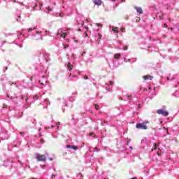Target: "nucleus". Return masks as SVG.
I'll return each instance as SVG.
<instances>
[{
  "label": "nucleus",
  "instance_id": "obj_6",
  "mask_svg": "<svg viewBox=\"0 0 179 179\" xmlns=\"http://www.w3.org/2000/svg\"><path fill=\"white\" fill-rule=\"evenodd\" d=\"M78 26H81L80 28H78V31H82L83 33H84L83 34V37H87L89 33V27H87V26H85L83 21L78 22Z\"/></svg>",
  "mask_w": 179,
  "mask_h": 179
},
{
  "label": "nucleus",
  "instance_id": "obj_35",
  "mask_svg": "<svg viewBox=\"0 0 179 179\" xmlns=\"http://www.w3.org/2000/svg\"><path fill=\"white\" fill-rule=\"evenodd\" d=\"M173 96H174L175 97H178V96H179L178 91H176V92L173 94Z\"/></svg>",
  "mask_w": 179,
  "mask_h": 179
},
{
  "label": "nucleus",
  "instance_id": "obj_48",
  "mask_svg": "<svg viewBox=\"0 0 179 179\" xmlns=\"http://www.w3.org/2000/svg\"><path fill=\"white\" fill-rule=\"evenodd\" d=\"M127 50H128V47L125 46V47L124 48V51H127Z\"/></svg>",
  "mask_w": 179,
  "mask_h": 179
},
{
  "label": "nucleus",
  "instance_id": "obj_64",
  "mask_svg": "<svg viewBox=\"0 0 179 179\" xmlns=\"http://www.w3.org/2000/svg\"><path fill=\"white\" fill-rule=\"evenodd\" d=\"M176 29H177V30H178V31H179V27H176Z\"/></svg>",
  "mask_w": 179,
  "mask_h": 179
},
{
  "label": "nucleus",
  "instance_id": "obj_39",
  "mask_svg": "<svg viewBox=\"0 0 179 179\" xmlns=\"http://www.w3.org/2000/svg\"><path fill=\"white\" fill-rule=\"evenodd\" d=\"M157 148H159V145L155 144V145H154V150H156V149H157Z\"/></svg>",
  "mask_w": 179,
  "mask_h": 179
},
{
  "label": "nucleus",
  "instance_id": "obj_37",
  "mask_svg": "<svg viewBox=\"0 0 179 179\" xmlns=\"http://www.w3.org/2000/svg\"><path fill=\"white\" fill-rule=\"evenodd\" d=\"M94 106L95 107V109H96V110H99L100 108V106L97 104H94Z\"/></svg>",
  "mask_w": 179,
  "mask_h": 179
},
{
  "label": "nucleus",
  "instance_id": "obj_1",
  "mask_svg": "<svg viewBox=\"0 0 179 179\" xmlns=\"http://www.w3.org/2000/svg\"><path fill=\"white\" fill-rule=\"evenodd\" d=\"M36 29L37 27H31L22 29L21 32H17L16 34L8 33L7 36H10V40H13L11 44L22 47V43L24 38H27L29 36H30L31 40H35L36 41L43 40V34H41V31H37Z\"/></svg>",
  "mask_w": 179,
  "mask_h": 179
},
{
  "label": "nucleus",
  "instance_id": "obj_61",
  "mask_svg": "<svg viewBox=\"0 0 179 179\" xmlns=\"http://www.w3.org/2000/svg\"><path fill=\"white\" fill-rule=\"evenodd\" d=\"M155 96H156V94H152V97H155Z\"/></svg>",
  "mask_w": 179,
  "mask_h": 179
},
{
  "label": "nucleus",
  "instance_id": "obj_51",
  "mask_svg": "<svg viewBox=\"0 0 179 179\" xmlns=\"http://www.w3.org/2000/svg\"><path fill=\"white\" fill-rule=\"evenodd\" d=\"M66 43H69V38H66Z\"/></svg>",
  "mask_w": 179,
  "mask_h": 179
},
{
  "label": "nucleus",
  "instance_id": "obj_29",
  "mask_svg": "<svg viewBox=\"0 0 179 179\" xmlns=\"http://www.w3.org/2000/svg\"><path fill=\"white\" fill-rule=\"evenodd\" d=\"M15 20H17V22H19L20 23H22V22L23 20H22V17H20V14H19L16 17H15Z\"/></svg>",
  "mask_w": 179,
  "mask_h": 179
},
{
  "label": "nucleus",
  "instance_id": "obj_20",
  "mask_svg": "<svg viewBox=\"0 0 179 179\" xmlns=\"http://www.w3.org/2000/svg\"><path fill=\"white\" fill-rule=\"evenodd\" d=\"M134 9H136L137 13H139L140 15H142L143 13V10H142L141 7H134Z\"/></svg>",
  "mask_w": 179,
  "mask_h": 179
},
{
  "label": "nucleus",
  "instance_id": "obj_44",
  "mask_svg": "<svg viewBox=\"0 0 179 179\" xmlns=\"http://www.w3.org/2000/svg\"><path fill=\"white\" fill-rule=\"evenodd\" d=\"M87 63H92V62H93V61H92V59H88V60L87 61Z\"/></svg>",
  "mask_w": 179,
  "mask_h": 179
},
{
  "label": "nucleus",
  "instance_id": "obj_18",
  "mask_svg": "<svg viewBox=\"0 0 179 179\" xmlns=\"http://www.w3.org/2000/svg\"><path fill=\"white\" fill-rule=\"evenodd\" d=\"M76 94H78V92H73L72 94V96L69 98V101L70 103H72V101H75V99H76Z\"/></svg>",
  "mask_w": 179,
  "mask_h": 179
},
{
  "label": "nucleus",
  "instance_id": "obj_54",
  "mask_svg": "<svg viewBox=\"0 0 179 179\" xmlns=\"http://www.w3.org/2000/svg\"><path fill=\"white\" fill-rule=\"evenodd\" d=\"M45 34L48 35V34H50V31H45Z\"/></svg>",
  "mask_w": 179,
  "mask_h": 179
},
{
  "label": "nucleus",
  "instance_id": "obj_9",
  "mask_svg": "<svg viewBox=\"0 0 179 179\" xmlns=\"http://www.w3.org/2000/svg\"><path fill=\"white\" fill-rule=\"evenodd\" d=\"M22 143V138L17 136L16 139L13 142V148H17Z\"/></svg>",
  "mask_w": 179,
  "mask_h": 179
},
{
  "label": "nucleus",
  "instance_id": "obj_19",
  "mask_svg": "<svg viewBox=\"0 0 179 179\" xmlns=\"http://www.w3.org/2000/svg\"><path fill=\"white\" fill-rule=\"evenodd\" d=\"M22 86L24 87V89H29V83L24 80L22 83Z\"/></svg>",
  "mask_w": 179,
  "mask_h": 179
},
{
  "label": "nucleus",
  "instance_id": "obj_46",
  "mask_svg": "<svg viewBox=\"0 0 179 179\" xmlns=\"http://www.w3.org/2000/svg\"><path fill=\"white\" fill-rule=\"evenodd\" d=\"M50 178H51V179L55 178V175L52 174V175L51 176Z\"/></svg>",
  "mask_w": 179,
  "mask_h": 179
},
{
  "label": "nucleus",
  "instance_id": "obj_15",
  "mask_svg": "<svg viewBox=\"0 0 179 179\" xmlns=\"http://www.w3.org/2000/svg\"><path fill=\"white\" fill-rule=\"evenodd\" d=\"M113 85H114V82L110 81L109 84H106L105 89L108 90V92H111V90H113Z\"/></svg>",
  "mask_w": 179,
  "mask_h": 179
},
{
  "label": "nucleus",
  "instance_id": "obj_58",
  "mask_svg": "<svg viewBox=\"0 0 179 179\" xmlns=\"http://www.w3.org/2000/svg\"><path fill=\"white\" fill-rule=\"evenodd\" d=\"M127 145L129 146V141L127 142Z\"/></svg>",
  "mask_w": 179,
  "mask_h": 179
},
{
  "label": "nucleus",
  "instance_id": "obj_30",
  "mask_svg": "<svg viewBox=\"0 0 179 179\" xmlns=\"http://www.w3.org/2000/svg\"><path fill=\"white\" fill-rule=\"evenodd\" d=\"M62 45L64 50H66V48H69V45H68L66 43H62Z\"/></svg>",
  "mask_w": 179,
  "mask_h": 179
},
{
  "label": "nucleus",
  "instance_id": "obj_34",
  "mask_svg": "<svg viewBox=\"0 0 179 179\" xmlns=\"http://www.w3.org/2000/svg\"><path fill=\"white\" fill-rule=\"evenodd\" d=\"M19 135H20V136H22V138H24L26 133H24V131H20L19 132Z\"/></svg>",
  "mask_w": 179,
  "mask_h": 179
},
{
  "label": "nucleus",
  "instance_id": "obj_42",
  "mask_svg": "<svg viewBox=\"0 0 179 179\" xmlns=\"http://www.w3.org/2000/svg\"><path fill=\"white\" fill-rule=\"evenodd\" d=\"M122 33H125V28L120 29Z\"/></svg>",
  "mask_w": 179,
  "mask_h": 179
},
{
  "label": "nucleus",
  "instance_id": "obj_60",
  "mask_svg": "<svg viewBox=\"0 0 179 179\" xmlns=\"http://www.w3.org/2000/svg\"><path fill=\"white\" fill-rule=\"evenodd\" d=\"M90 136H93V133H90Z\"/></svg>",
  "mask_w": 179,
  "mask_h": 179
},
{
  "label": "nucleus",
  "instance_id": "obj_47",
  "mask_svg": "<svg viewBox=\"0 0 179 179\" xmlns=\"http://www.w3.org/2000/svg\"><path fill=\"white\" fill-rule=\"evenodd\" d=\"M84 79H85L86 80H87V79H89V77H87V76H84Z\"/></svg>",
  "mask_w": 179,
  "mask_h": 179
},
{
  "label": "nucleus",
  "instance_id": "obj_36",
  "mask_svg": "<svg viewBox=\"0 0 179 179\" xmlns=\"http://www.w3.org/2000/svg\"><path fill=\"white\" fill-rule=\"evenodd\" d=\"M72 149H73V150H78V149H79V147L73 145Z\"/></svg>",
  "mask_w": 179,
  "mask_h": 179
},
{
  "label": "nucleus",
  "instance_id": "obj_33",
  "mask_svg": "<svg viewBox=\"0 0 179 179\" xmlns=\"http://www.w3.org/2000/svg\"><path fill=\"white\" fill-rule=\"evenodd\" d=\"M40 99V96L38 95H35L33 96L34 101H36V100H38Z\"/></svg>",
  "mask_w": 179,
  "mask_h": 179
},
{
  "label": "nucleus",
  "instance_id": "obj_22",
  "mask_svg": "<svg viewBox=\"0 0 179 179\" xmlns=\"http://www.w3.org/2000/svg\"><path fill=\"white\" fill-rule=\"evenodd\" d=\"M143 79L145 80H152L153 79V76H143Z\"/></svg>",
  "mask_w": 179,
  "mask_h": 179
},
{
  "label": "nucleus",
  "instance_id": "obj_5",
  "mask_svg": "<svg viewBox=\"0 0 179 179\" xmlns=\"http://www.w3.org/2000/svg\"><path fill=\"white\" fill-rule=\"evenodd\" d=\"M120 58H121V54L116 53L114 55L113 59L108 60L110 69H115V68H118V66H120Z\"/></svg>",
  "mask_w": 179,
  "mask_h": 179
},
{
  "label": "nucleus",
  "instance_id": "obj_50",
  "mask_svg": "<svg viewBox=\"0 0 179 179\" xmlns=\"http://www.w3.org/2000/svg\"><path fill=\"white\" fill-rule=\"evenodd\" d=\"M48 159L50 162H52V160H53V159L51 158V157H48Z\"/></svg>",
  "mask_w": 179,
  "mask_h": 179
},
{
  "label": "nucleus",
  "instance_id": "obj_49",
  "mask_svg": "<svg viewBox=\"0 0 179 179\" xmlns=\"http://www.w3.org/2000/svg\"><path fill=\"white\" fill-rule=\"evenodd\" d=\"M163 27H165V28H167V24H164V26H163Z\"/></svg>",
  "mask_w": 179,
  "mask_h": 179
},
{
  "label": "nucleus",
  "instance_id": "obj_14",
  "mask_svg": "<svg viewBox=\"0 0 179 179\" xmlns=\"http://www.w3.org/2000/svg\"><path fill=\"white\" fill-rule=\"evenodd\" d=\"M166 80H171V81H173V80H176L178 85H179V77L178 75H176V76H173L172 77H166Z\"/></svg>",
  "mask_w": 179,
  "mask_h": 179
},
{
  "label": "nucleus",
  "instance_id": "obj_26",
  "mask_svg": "<svg viewBox=\"0 0 179 179\" xmlns=\"http://www.w3.org/2000/svg\"><path fill=\"white\" fill-rule=\"evenodd\" d=\"M94 5H97L98 6H100L101 3H103V1L101 0H94Z\"/></svg>",
  "mask_w": 179,
  "mask_h": 179
},
{
  "label": "nucleus",
  "instance_id": "obj_57",
  "mask_svg": "<svg viewBox=\"0 0 179 179\" xmlns=\"http://www.w3.org/2000/svg\"><path fill=\"white\" fill-rule=\"evenodd\" d=\"M71 117H72V120H75L73 115H71Z\"/></svg>",
  "mask_w": 179,
  "mask_h": 179
},
{
  "label": "nucleus",
  "instance_id": "obj_7",
  "mask_svg": "<svg viewBox=\"0 0 179 179\" xmlns=\"http://www.w3.org/2000/svg\"><path fill=\"white\" fill-rule=\"evenodd\" d=\"M93 36L95 38V41H96V44H100V40H101V34H100V29L97 28L94 30Z\"/></svg>",
  "mask_w": 179,
  "mask_h": 179
},
{
  "label": "nucleus",
  "instance_id": "obj_27",
  "mask_svg": "<svg viewBox=\"0 0 179 179\" xmlns=\"http://www.w3.org/2000/svg\"><path fill=\"white\" fill-rule=\"evenodd\" d=\"M71 62H73V64H75V59H76V55L72 54L71 57Z\"/></svg>",
  "mask_w": 179,
  "mask_h": 179
},
{
  "label": "nucleus",
  "instance_id": "obj_3",
  "mask_svg": "<svg viewBox=\"0 0 179 179\" xmlns=\"http://www.w3.org/2000/svg\"><path fill=\"white\" fill-rule=\"evenodd\" d=\"M7 97L8 99H10V100H11V101H13V103H15V104H17V103H19V101H21V103H26V104L30 106V104H31V101L30 100L31 99V97L28 98L27 96L26 95H15L14 96H9V94H7Z\"/></svg>",
  "mask_w": 179,
  "mask_h": 179
},
{
  "label": "nucleus",
  "instance_id": "obj_13",
  "mask_svg": "<svg viewBox=\"0 0 179 179\" xmlns=\"http://www.w3.org/2000/svg\"><path fill=\"white\" fill-rule=\"evenodd\" d=\"M0 137L3 140L9 139L8 131L6 130H3V131L0 134Z\"/></svg>",
  "mask_w": 179,
  "mask_h": 179
},
{
  "label": "nucleus",
  "instance_id": "obj_11",
  "mask_svg": "<svg viewBox=\"0 0 179 179\" xmlns=\"http://www.w3.org/2000/svg\"><path fill=\"white\" fill-rule=\"evenodd\" d=\"M157 114L163 115V117H169V111L164 109H159L157 110Z\"/></svg>",
  "mask_w": 179,
  "mask_h": 179
},
{
  "label": "nucleus",
  "instance_id": "obj_53",
  "mask_svg": "<svg viewBox=\"0 0 179 179\" xmlns=\"http://www.w3.org/2000/svg\"><path fill=\"white\" fill-rule=\"evenodd\" d=\"M129 149H130L131 150H132L134 149V147H133V146H129Z\"/></svg>",
  "mask_w": 179,
  "mask_h": 179
},
{
  "label": "nucleus",
  "instance_id": "obj_24",
  "mask_svg": "<svg viewBox=\"0 0 179 179\" xmlns=\"http://www.w3.org/2000/svg\"><path fill=\"white\" fill-rule=\"evenodd\" d=\"M38 145H36V148H41V146L44 143V139L40 138V142L36 143Z\"/></svg>",
  "mask_w": 179,
  "mask_h": 179
},
{
  "label": "nucleus",
  "instance_id": "obj_45",
  "mask_svg": "<svg viewBox=\"0 0 179 179\" xmlns=\"http://www.w3.org/2000/svg\"><path fill=\"white\" fill-rule=\"evenodd\" d=\"M0 179H6V177H5V176H0Z\"/></svg>",
  "mask_w": 179,
  "mask_h": 179
},
{
  "label": "nucleus",
  "instance_id": "obj_56",
  "mask_svg": "<svg viewBox=\"0 0 179 179\" xmlns=\"http://www.w3.org/2000/svg\"><path fill=\"white\" fill-rule=\"evenodd\" d=\"M21 117H22V115H20V116H16V118H21Z\"/></svg>",
  "mask_w": 179,
  "mask_h": 179
},
{
  "label": "nucleus",
  "instance_id": "obj_21",
  "mask_svg": "<svg viewBox=\"0 0 179 179\" xmlns=\"http://www.w3.org/2000/svg\"><path fill=\"white\" fill-rule=\"evenodd\" d=\"M13 162H10V160L7 159L3 161V165L4 166V167H8V166H9V164H10V163H12Z\"/></svg>",
  "mask_w": 179,
  "mask_h": 179
},
{
  "label": "nucleus",
  "instance_id": "obj_40",
  "mask_svg": "<svg viewBox=\"0 0 179 179\" xmlns=\"http://www.w3.org/2000/svg\"><path fill=\"white\" fill-rule=\"evenodd\" d=\"M162 79H163V76H160V80H159L160 85H163V82L162 81Z\"/></svg>",
  "mask_w": 179,
  "mask_h": 179
},
{
  "label": "nucleus",
  "instance_id": "obj_43",
  "mask_svg": "<svg viewBox=\"0 0 179 179\" xmlns=\"http://www.w3.org/2000/svg\"><path fill=\"white\" fill-rule=\"evenodd\" d=\"M78 177H80V179H82L83 178V176L82 175V173H78Z\"/></svg>",
  "mask_w": 179,
  "mask_h": 179
},
{
  "label": "nucleus",
  "instance_id": "obj_4",
  "mask_svg": "<svg viewBox=\"0 0 179 179\" xmlns=\"http://www.w3.org/2000/svg\"><path fill=\"white\" fill-rule=\"evenodd\" d=\"M74 35H75V34H74L73 29H72V28H66V29H59L57 31V38L62 37L63 38H65V37H66V36H68V37H70L71 38H73Z\"/></svg>",
  "mask_w": 179,
  "mask_h": 179
},
{
  "label": "nucleus",
  "instance_id": "obj_62",
  "mask_svg": "<svg viewBox=\"0 0 179 179\" xmlns=\"http://www.w3.org/2000/svg\"><path fill=\"white\" fill-rule=\"evenodd\" d=\"M54 127H55V126L51 125V126H50V128H54Z\"/></svg>",
  "mask_w": 179,
  "mask_h": 179
},
{
  "label": "nucleus",
  "instance_id": "obj_38",
  "mask_svg": "<svg viewBox=\"0 0 179 179\" xmlns=\"http://www.w3.org/2000/svg\"><path fill=\"white\" fill-rule=\"evenodd\" d=\"M72 147H73V145H67L66 146V149H72Z\"/></svg>",
  "mask_w": 179,
  "mask_h": 179
},
{
  "label": "nucleus",
  "instance_id": "obj_52",
  "mask_svg": "<svg viewBox=\"0 0 179 179\" xmlns=\"http://www.w3.org/2000/svg\"><path fill=\"white\" fill-rule=\"evenodd\" d=\"M65 107H68V101L65 102Z\"/></svg>",
  "mask_w": 179,
  "mask_h": 179
},
{
  "label": "nucleus",
  "instance_id": "obj_2",
  "mask_svg": "<svg viewBox=\"0 0 179 179\" xmlns=\"http://www.w3.org/2000/svg\"><path fill=\"white\" fill-rule=\"evenodd\" d=\"M36 55L38 56V62L35 65L36 71L41 72L43 74L42 78L38 81L40 87H45L48 85V81L45 78L47 75V70L48 69V66L50 65V54H48L45 50H38L36 52Z\"/></svg>",
  "mask_w": 179,
  "mask_h": 179
},
{
  "label": "nucleus",
  "instance_id": "obj_63",
  "mask_svg": "<svg viewBox=\"0 0 179 179\" xmlns=\"http://www.w3.org/2000/svg\"><path fill=\"white\" fill-rule=\"evenodd\" d=\"M157 153L158 156H160V152H157Z\"/></svg>",
  "mask_w": 179,
  "mask_h": 179
},
{
  "label": "nucleus",
  "instance_id": "obj_55",
  "mask_svg": "<svg viewBox=\"0 0 179 179\" xmlns=\"http://www.w3.org/2000/svg\"><path fill=\"white\" fill-rule=\"evenodd\" d=\"M32 123H34V125H36V120H34V121L32 122Z\"/></svg>",
  "mask_w": 179,
  "mask_h": 179
},
{
  "label": "nucleus",
  "instance_id": "obj_25",
  "mask_svg": "<svg viewBox=\"0 0 179 179\" xmlns=\"http://www.w3.org/2000/svg\"><path fill=\"white\" fill-rule=\"evenodd\" d=\"M44 104H46L45 108H47L50 106V100L48 99H46L44 102L42 103V105L44 106Z\"/></svg>",
  "mask_w": 179,
  "mask_h": 179
},
{
  "label": "nucleus",
  "instance_id": "obj_12",
  "mask_svg": "<svg viewBox=\"0 0 179 179\" xmlns=\"http://www.w3.org/2000/svg\"><path fill=\"white\" fill-rule=\"evenodd\" d=\"M136 128H137L138 129H148V126H146L145 122L137 123L136 125Z\"/></svg>",
  "mask_w": 179,
  "mask_h": 179
},
{
  "label": "nucleus",
  "instance_id": "obj_8",
  "mask_svg": "<svg viewBox=\"0 0 179 179\" xmlns=\"http://www.w3.org/2000/svg\"><path fill=\"white\" fill-rule=\"evenodd\" d=\"M45 155L36 153L35 157L38 162H45V160H47V157H48V152H45Z\"/></svg>",
  "mask_w": 179,
  "mask_h": 179
},
{
  "label": "nucleus",
  "instance_id": "obj_41",
  "mask_svg": "<svg viewBox=\"0 0 179 179\" xmlns=\"http://www.w3.org/2000/svg\"><path fill=\"white\" fill-rule=\"evenodd\" d=\"M47 10H48V12H51L52 10V8L51 7H48Z\"/></svg>",
  "mask_w": 179,
  "mask_h": 179
},
{
  "label": "nucleus",
  "instance_id": "obj_32",
  "mask_svg": "<svg viewBox=\"0 0 179 179\" xmlns=\"http://www.w3.org/2000/svg\"><path fill=\"white\" fill-rule=\"evenodd\" d=\"M9 85L10 86H12V85H14L15 86V87H17V89H20V87H19V85H17V84L16 83H12V82H9Z\"/></svg>",
  "mask_w": 179,
  "mask_h": 179
},
{
  "label": "nucleus",
  "instance_id": "obj_28",
  "mask_svg": "<svg viewBox=\"0 0 179 179\" xmlns=\"http://www.w3.org/2000/svg\"><path fill=\"white\" fill-rule=\"evenodd\" d=\"M131 95H127L126 97L124 96L123 98H122V100H129V103H131Z\"/></svg>",
  "mask_w": 179,
  "mask_h": 179
},
{
  "label": "nucleus",
  "instance_id": "obj_59",
  "mask_svg": "<svg viewBox=\"0 0 179 179\" xmlns=\"http://www.w3.org/2000/svg\"><path fill=\"white\" fill-rule=\"evenodd\" d=\"M143 142H146V141L142 140V141H141V143H143Z\"/></svg>",
  "mask_w": 179,
  "mask_h": 179
},
{
  "label": "nucleus",
  "instance_id": "obj_10",
  "mask_svg": "<svg viewBox=\"0 0 179 179\" xmlns=\"http://www.w3.org/2000/svg\"><path fill=\"white\" fill-rule=\"evenodd\" d=\"M31 8H34L33 10H38L41 9V8L43 7V4L39 3V6H38L37 3L32 2L31 3Z\"/></svg>",
  "mask_w": 179,
  "mask_h": 179
},
{
  "label": "nucleus",
  "instance_id": "obj_17",
  "mask_svg": "<svg viewBox=\"0 0 179 179\" xmlns=\"http://www.w3.org/2000/svg\"><path fill=\"white\" fill-rule=\"evenodd\" d=\"M124 62H130V64H134V62H136V58L127 59L126 57H124Z\"/></svg>",
  "mask_w": 179,
  "mask_h": 179
},
{
  "label": "nucleus",
  "instance_id": "obj_31",
  "mask_svg": "<svg viewBox=\"0 0 179 179\" xmlns=\"http://www.w3.org/2000/svg\"><path fill=\"white\" fill-rule=\"evenodd\" d=\"M92 149H93L94 152H99L100 150V148H92V147H90V152H92Z\"/></svg>",
  "mask_w": 179,
  "mask_h": 179
},
{
  "label": "nucleus",
  "instance_id": "obj_23",
  "mask_svg": "<svg viewBox=\"0 0 179 179\" xmlns=\"http://www.w3.org/2000/svg\"><path fill=\"white\" fill-rule=\"evenodd\" d=\"M66 68H67V69L69 70V71H72V69H73V65H72L71 64V62H69L68 64H67V65H66Z\"/></svg>",
  "mask_w": 179,
  "mask_h": 179
},
{
  "label": "nucleus",
  "instance_id": "obj_16",
  "mask_svg": "<svg viewBox=\"0 0 179 179\" xmlns=\"http://www.w3.org/2000/svg\"><path fill=\"white\" fill-rule=\"evenodd\" d=\"M109 29H110V31H113V33H115L116 34H118V33H120V30L118 29V27H117L110 26Z\"/></svg>",
  "mask_w": 179,
  "mask_h": 179
}]
</instances>
